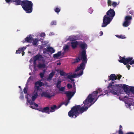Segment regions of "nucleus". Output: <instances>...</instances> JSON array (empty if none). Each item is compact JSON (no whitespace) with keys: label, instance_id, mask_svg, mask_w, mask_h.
<instances>
[{"label":"nucleus","instance_id":"f257e3e1","mask_svg":"<svg viewBox=\"0 0 134 134\" xmlns=\"http://www.w3.org/2000/svg\"><path fill=\"white\" fill-rule=\"evenodd\" d=\"M114 83V82L112 81L109 84V85L107 87L108 89V91L109 92L111 93L114 95L119 94V93H122L123 92V89L126 94H128L129 96L130 93L129 89L128 87V86L124 85L121 87L119 86V85H113Z\"/></svg>","mask_w":134,"mask_h":134},{"label":"nucleus","instance_id":"f03ea898","mask_svg":"<svg viewBox=\"0 0 134 134\" xmlns=\"http://www.w3.org/2000/svg\"><path fill=\"white\" fill-rule=\"evenodd\" d=\"M5 1L8 4L13 2L16 5H21L26 13H30L32 12L33 4L31 1L26 0L22 1L21 0H5Z\"/></svg>","mask_w":134,"mask_h":134},{"label":"nucleus","instance_id":"7ed1b4c3","mask_svg":"<svg viewBox=\"0 0 134 134\" xmlns=\"http://www.w3.org/2000/svg\"><path fill=\"white\" fill-rule=\"evenodd\" d=\"M86 102L83 103L84 104V106L86 105V106L85 107H81V105H75V106L72 107L71 110L68 112V115L69 117L71 118H76L79 116L80 114H82L84 111H86L88 108L90 107L87 104H86Z\"/></svg>","mask_w":134,"mask_h":134},{"label":"nucleus","instance_id":"20e7f679","mask_svg":"<svg viewBox=\"0 0 134 134\" xmlns=\"http://www.w3.org/2000/svg\"><path fill=\"white\" fill-rule=\"evenodd\" d=\"M125 56H124L122 57L121 56H119V58L120 59L118 60V61L120 63H122L125 65H126V66L129 70L130 68V66L127 64L129 63V64L131 65L134 64V60H132L133 58L132 57H129L125 58Z\"/></svg>","mask_w":134,"mask_h":134},{"label":"nucleus","instance_id":"39448f33","mask_svg":"<svg viewBox=\"0 0 134 134\" xmlns=\"http://www.w3.org/2000/svg\"><path fill=\"white\" fill-rule=\"evenodd\" d=\"M83 54L82 56H81V59L82 61V62L80 64L79 66H78L77 69H76L75 71L77 72L80 70H81L79 75L81 76L83 73V70L85 68V65L86 64L87 60V57L85 56Z\"/></svg>","mask_w":134,"mask_h":134},{"label":"nucleus","instance_id":"423d86ee","mask_svg":"<svg viewBox=\"0 0 134 134\" xmlns=\"http://www.w3.org/2000/svg\"><path fill=\"white\" fill-rule=\"evenodd\" d=\"M44 85V84L40 81H38L35 82L34 87L35 90L33 93L34 94L32 97V101H34L37 98L38 96V91L42 90V89L40 88V87Z\"/></svg>","mask_w":134,"mask_h":134},{"label":"nucleus","instance_id":"0eeeda50","mask_svg":"<svg viewBox=\"0 0 134 134\" xmlns=\"http://www.w3.org/2000/svg\"><path fill=\"white\" fill-rule=\"evenodd\" d=\"M98 93V91H94L92 94H90L87 98L84 101V103L86 102L85 103L87 104L89 107L91 106L96 102L95 101L93 103H92L94 99H96L98 97L97 95Z\"/></svg>","mask_w":134,"mask_h":134},{"label":"nucleus","instance_id":"6e6552de","mask_svg":"<svg viewBox=\"0 0 134 134\" xmlns=\"http://www.w3.org/2000/svg\"><path fill=\"white\" fill-rule=\"evenodd\" d=\"M87 44L85 42L79 44L80 47L82 49L80 53L81 57L82 56V54H83L85 56L87 57V55L86 54V50L87 48Z\"/></svg>","mask_w":134,"mask_h":134},{"label":"nucleus","instance_id":"1a4fd4ad","mask_svg":"<svg viewBox=\"0 0 134 134\" xmlns=\"http://www.w3.org/2000/svg\"><path fill=\"white\" fill-rule=\"evenodd\" d=\"M112 19L110 18L107 16L106 15H105L103 19V23L102 25V27H106L109 24Z\"/></svg>","mask_w":134,"mask_h":134},{"label":"nucleus","instance_id":"9d476101","mask_svg":"<svg viewBox=\"0 0 134 134\" xmlns=\"http://www.w3.org/2000/svg\"><path fill=\"white\" fill-rule=\"evenodd\" d=\"M132 19V17L130 16H126L125 18V21L123 24V26L124 27L128 26L131 23L130 20Z\"/></svg>","mask_w":134,"mask_h":134},{"label":"nucleus","instance_id":"9b49d317","mask_svg":"<svg viewBox=\"0 0 134 134\" xmlns=\"http://www.w3.org/2000/svg\"><path fill=\"white\" fill-rule=\"evenodd\" d=\"M122 76L121 75H117L116 76L114 74H111L109 77H108V81L111 80L112 81H114L115 80L118 79L119 80Z\"/></svg>","mask_w":134,"mask_h":134},{"label":"nucleus","instance_id":"f8f14e48","mask_svg":"<svg viewBox=\"0 0 134 134\" xmlns=\"http://www.w3.org/2000/svg\"><path fill=\"white\" fill-rule=\"evenodd\" d=\"M115 13L114 9L110 8L106 13L107 16L110 18H113L115 15Z\"/></svg>","mask_w":134,"mask_h":134},{"label":"nucleus","instance_id":"ddd939ff","mask_svg":"<svg viewBox=\"0 0 134 134\" xmlns=\"http://www.w3.org/2000/svg\"><path fill=\"white\" fill-rule=\"evenodd\" d=\"M75 92H72L69 91H67L64 93V94H66V96L68 98V100L71 99L72 97L74 96L75 93Z\"/></svg>","mask_w":134,"mask_h":134},{"label":"nucleus","instance_id":"4468645a","mask_svg":"<svg viewBox=\"0 0 134 134\" xmlns=\"http://www.w3.org/2000/svg\"><path fill=\"white\" fill-rule=\"evenodd\" d=\"M41 96L49 98L52 97V96L48 92L44 91L41 94Z\"/></svg>","mask_w":134,"mask_h":134},{"label":"nucleus","instance_id":"2eb2a0df","mask_svg":"<svg viewBox=\"0 0 134 134\" xmlns=\"http://www.w3.org/2000/svg\"><path fill=\"white\" fill-rule=\"evenodd\" d=\"M33 40V38L30 35L29 37H26L25 39V41H23V43L25 42H29L31 43Z\"/></svg>","mask_w":134,"mask_h":134},{"label":"nucleus","instance_id":"dca6fc26","mask_svg":"<svg viewBox=\"0 0 134 134\" xmlns=\"http://www.w3.org/2000/svg\"><path fill=\"white\" fill-rule=\"evenodd\" d=\"M79 74H73L72 75H69L68 76V78L71 80V81H74V80L73 79V78H75L77 77V76H80L79 75Z\"/></svg>","mask_w":134,"mask_h":134},{"label":"nucleus","instance_id":"f3484780","mask_svg":"<svg viewBox=\"0 0 134 134\" xmlns=\"http://www.w3.org/2000/svg\"><path fill=\"white\" fill-rule=\"evenodd\" d=\"M62 105V104H61L59 107L57 108V107L56 105H54L52 107H51V110H50L49 111L50 112H52L55 111V109H57L60 108Z\"/></svg>","mask_w":134,"mask_h":134},{"label":"nucleus","instance_id":"a211bd4d","mask_svg":"<svg viewBox=\"0 0 134 134\" xmlns=\"http://www.w3.org/2000/svg\"><path fill=\"white\" fill-rule=\"evenodd\" d=\"M43 58V57L42 55L40 54H37L34 57L33 59H35V61L40 60Z\"/></svg>","mask_w":134,"mask_h":134},{"label":"nucleus","instance_id":"6ab92c4d","mask_svg":"<svg viewBox=\"0 0 134 134\" xmlns=\"http://www.w3.org/2000/svg\"><path fill=\"white\" fill-rule=\"evenodd\" d=\"M71 46L73 49L75 48L78 44V42L76 41L75 42H71Z\"/></svg>","mask_w":134,"mask_h":134},{"label":"nucleus","instance_id":"aec40b11","mask_svg":"<svg viewBox=\"0 0 134 134\" xmlns=\"http://www.w3.org/2000/svg\"><path fill=\"white\" fill-rule=\"evenodd\" d=\"M81 59V55L80 54H79V57L77 58H75L73 60L74 61L72 62V64H75L78 63L79 62Z\"/></svg>","mask_w":134,"mask_h":134},{"label":"nucleus","instance_id":"412c9836","mask_svg":"<svg viewBox=\"0 0 134 134\" xmlns=\"http://www.w3.org/2000/svg\"><path fill=\"white\" fill-rule=\"evenodd\" d=\"M55 72L54 71H52V72H51L49 74L48 77L47 78V80H51L54 75H55Z\"/></svg>","mask_w":134,"mask_h":134},{"label":"nucleus","instance_id":"4be33fe9","mask_svg":"<svg viewBox=\"0 0 134 134\" xmlns=\"http://www.w3.org/2000/svg\"><path fill=\"white\" fill-rule=\"evenodd\" d=\"M49 109L48 107H44L43 108V113H47L48 114L49 113Z\"/></svg>","mask_w":134,"mask_h":134},{"label":"nucleus","instance_id":"5701e85b","mask_svg":"<svg viewBox=\"0 0 134 134\" xmlns=\"http://www.w3.org/2000/svg\"><path fill=\"white\" fill-rule=\"evenodd\" d=\"M25 49L26 48L24 47L19 48L16 51V53L20 54L21 53V52L22 51H24Z\"/></svg>","mask_w":134,"mask_h":134},{"label":"nucleus","instance_id":"b1692460","mask_svg":"<svg viewBox=\"0 0 134 134\" xmlns=\"http://www.w3.org/2000/svg\"><path fill=\"white\" fill-rule=\"evenodd\" d=\"M61 51H59L57 53L54 54L53 55V57L54 58H57L59 57L61 55Z\"/></svg>","mask_w":134,"mask_h":134},{"label":"nucleus","instance_id":"393cba45","mask_svg":"<svg viewBox=\"0 0 134 134\" xmlns=\"http://www.w3.org/2000/svg\"><path fill=\"white\" fill-rule=\"evenodd\" d=\"M37 67L39 68H44L46 67V65L44 63L42 64L40 63L37 65Z\"/></svg>","mask_w":134,"mask_h":134},{"label":"nucleus","instance_id":"a878e982","mask_svg":"<svg viewBox=\"0 0 134 134\" xmlns=\"http://www.w3.org/2000/svg\"><path fill=\"white\" fill-rule=\"evenodd\" d=\"M38 41V39L35 38L34 39L33 38V40L32 41V44L34 46H37V42Z\"/></svg>","mask_w":134,"mask_h":134},{"label":"nucleus","instance_id":"bb28decb","mask_svg":"<svg viewBox=\"0 0 134 134\" xmlns=\"http://www.w3.org/2000/svg\"><path fill=\"white\" fill-rule=\"evenodd\" d=\"M48 52H50L51 53L54 52L55 50L52 47H48Z\"/></svg>","mask_w":134,"mask_h":134},{"label":"nucleus","instance_id":"cd10ccee","mask_svg":"<svg viewBox=\"0 0 134 134\" xmlns=\"http://www.w3.org/2000/svg\"><path fill=\"white\" fill-rule=\"evenodd\" d=\"M69 46L68 45H65L63 47V49L64 52L68 50L69 49Z\"/></svg>","mask_w":134,"mask_h":134},{"label":"nucleus","instance_id":"c85d7f7f","mask_svg":"<svg viewBox=\"0 0 134 134\" xmlns=\"http://www.w3.org/2000/svg\"><path fill=\"white\" fill-rule=\"evenodd\" d=\"M106 94V93H105L104 91H103L102 92V93H100V94L98 96V97L97 98L96 100H95V101H96L99 97L100 96H101L102 95H104Z\"/></svg>","mask_w":134,"mask_h":134},{"label":"nucleus","instance_id":"c756f323","mask_svg":"<svg viewBox=\"0 0 134 134\" xmlns=\"http://www.w3.org/2000/svg\"><path fill=\"white\" fill-rule=\"evenodd\" d=\"M61 81H58L57 82L56 85V86L58 88L60 87L61 86Z\"/></svg>","mask_w":134,"mask_h":134},{"label":"nucleus","instance_id":"7c9ffc66","mask_svg":"<svg viewBox=\"0 0 134 134\" xmlns=\"http://www.w3.org/2000/svg\"><path fill=\"white\" fill-rule=\"evenodd\" d=\"M60 75L61 76H65L66 75V73L63 70H60L59 72Z\"/></svg>","mask_w":134,"mask_h":134},{"label":"nucleus","instance_id":"2f4dec72","mask_svg":"<svg viewBox=\"0 0 134 134\" xmlns=\"http://www.w3.org/2000/svg\"><path fill=\"white\" fill-rule=\"evenodd\" d=\"M116 36L119 38L124 39L126 38L124 35L123 36L122 35H116Z\"/></svg>","mask_w":134,"mask_h":134},{"label":"nucleus","instance_id":"473e14b6","mask_svg":"<svg viewBox=\"0 0 134 134\" xmlns=\"http://www.w3.org/2000/svg\"><path fill=\"white\" fill-rule=\"evenodd\" d=\"M55 12L57 13H58L60 12V9L58 7H56L54 10Z\"/></svg>","mask_w":134,"mask_h":134},{"label":"nucleus","instance_id":"72a5a7b5","mask_svg":"<svg viewBox=\"0 0 134 134\" xmlns=\"http://www.w3.org/2000/svg\"><path fill=\"white\" fill-rule=\"evenodd\" d=\"M118 4L116 2H113L111 4V5H112L114 8H115L116 6Z\"/></svg>","mask_w":134,"mask_h":134},{"label":"nucleus","instance_id":"f704fd0d","mask_svg":"<svg viewBox=\"0 0 134 134\" xmlns=\"http://www.w3.org/2000/svg\"><path fill=\"white\" fill-rule=\"evenodd\" d=\"M130 92H131L133 94H134V87H131L130 89H129Z\"/></svg>","mask_w":134,"mask_h":134},{"label":"nucleus","instance_id":"c9c22d12","mask_svg":"<svg viewBox=\"0 0 134 134\" xmlns=\"http://www.w3.org/2000/svg\"><path fill=\"white\" fill-rule=\"evenodd\" d=\"M59 89V90L61 91H64L65 90V87H62L61 88H58Z\"/></svg>","mask_w":134,"mask_h":134},{"label":"nucleus","instance_id":"e433bc0d","mask_svg":"<svg viewBox=\"0 0 134 134\" xmlns=\"http://www.w3.org/2000/svg\"><path fill=\"white\" fill-rule=\"evenodd\" d=\"M43 52L44 53H46L48 52V47L47 48H44L43 49Z\"/></svg>","mask_w":134,"mask_h":134},{"label":"nucleus","instance_id":"4c0bfd02","mask_svg":"<svg viewBox=\"0 0 134 134\" xmlns=\"http://www.w3.org/2000/svg\"><path fill=\"white\" fill-rule=\"evenodd\" d=\"M113 2L110 0H108V6H111L112 3Z\"/></svg>","mask_w":134,"mask_h":134},{"label":"nucleus","instance_id":"58836bf2","mask_svg":"<svg viewBox=\"0 0 134 134\" xmlns=\"http://www.w3.org/2000/svg\"><path fill=\"white\" fill-rule=\"evenodd\" d=\"M67 86L68 88L69 89L71 88L72 87V85L71 84H70L69 83H68L67 84Z\"/></svg>","mask_w":134,"mask_h":134},{"label":"nucleus","instance_id":"ea45409f","mask_svg":"<svg viewBox=\"0 0 134 134\" xmlns=\"http://www.w3.org/2000/svg\"><path fill=\"white\" fill-rule=\"evenodd\" d=\"M40 75L41 78H43L44 76V72H41L40 74Z\"/></svg>","mask_w":134,"mask_h":134},{"label":"nucleus","instance_id":"a19ab883","mask_svg":"<svg viewBox=\"0 0 134 134\" xmlns=\"http://www.w3.org/2000/svg\"><path fill=\"white\" fill-rule=\"evenodd\" d=\"M93 11V10L92 8H90L88 10V12L90 14H91Z\"/></svg>","mask_w":134,"mask_h":134},{"label":"nucleus","instance_id":"79ce46f5","mask_svg":"<svg viewBox=\"0 0 134 134\" xmlns=\"http://www.w3.org/2000/svg\"><path fill=\"white\" fill-rule=\"evenodd\" d=\"M69 100H68V99L66 102L63 103V104H64L66 106L69 103Z\"/></svg>","mask_w":134,"mask_h":134},{"label":"nucleus","instance_id":"37998d69","mask_svg":"<svg viewBox=\"0 0 134 134\" xmlns=\"http://www.w3.org/2000/svg\"><path fill=\"white\" fill-rule=\"evenodd\" d=\"M27 88L26 87H25L23 90V91L24 93L26 94L27 93Z\"/></svg>","mask_w":134,"mask_h":134},{"label":"nucleus","instance_id":"c03bdc74","mask_svg":"<svg viewBox=\"0 0 134 134\" xmlns=\"http://www.w3.org/2000/svg\"><path fill=\"white\" fill-rule=\"evenodd\" d=\"M51 25H56V22L55 21H53L51 23Z\"/></svg>","mask_w":134,"mask_h":134},{"label":"nucleus","instance_id":"a18cd8bd","mask_svg":"<svg viewBox=\"0 0 134 134\" xmlns=\"http://www.w3.org/2000/svg\"><path fill=\"white\" fill-rule=\"evenodd\" d=\"M26 98L27 99V103L28 102L30 104V103L32 101L31 99L29 100L28 98L27 97H26Z\"/></svg>","mask_w":134,"mask_h":134},{"label":"nucleus","instance_id":"49530a36","mask_svg":"<svg viewBox=\"0 0 134 134\" xmlns=\"http://www.w3.org/2000/svg\"><path fill=\"white\" fill-rule=\"evenodd\" d=\"M37 110H39L40 111H41L43 113V108H38L37 109Z\"/></svg>","mask_w":134,"mask_h":134},{"label":"nucleus","instance_id":"de8ad7c7","mask_svg":"<svg viewBox=\"0 0 134 134\" xmlns=\"http://www.w3.org/2000/svg\"><path fill=\"white\" fill-rule=\"evenodd\" d=\"M96 91H98V93H100L101 92H102V90L101 88H98L97 90Z\"/></svg>","mask_w":134,"mask_h":134},{"label":"nucleus","instance_id":"09e8293b","mask_svg":"<svg viewBox=\"0 0 134 134\" xmlns=\"http://www.w3.org/2000/svg\"><path fill=\"white\" fill-rule=\"evenodd\" d=\"M129 13L133 15L134 13V11L133 10H132L129 11Z\"/></svg>","mask_w":134,"mask_h":134},{"label":"nucleus","instance_id":"8fccbe9b","mask_svg":"<svg viewBox=\"0 0 134 134\" xmlns=\"http://www.w3.org/2000/svg\"><path fill=\"white\" fill-rule=\"evenodd\" d=\"M40 36L41 37H44L45 36V34L44 33H41L40 35Z\"/></svg>","mask_w":134,"mask_h":134},{"label":"nucleus","instance_id":"3c124183","mask_svg":"<svg viewBox=\"0 0 134 134\" xmlns=\"http://www.w3.org/2000/svg\"><path fill=\"white\" fill-rule=\"evenodd\" d=\"M72 83H73V87L74 88H76V86H75V82H74L73 81V82H72Z\"/></svg>","mask_w":134,"mask_h":134},{"label":"nucleus","instance_id":"603ef678","mask_svg":"<svg viewBox=\"0 0 134 134\" xmlns=\"http://www.w3.org/2000/svg\"><path fill=\"white\" fill-rule=\"evenodd\" d=\"M24 98V96L23 95L21 96L20 97V98L21 99H23Z\"/></svg>","mask_w":134,"mask_h":134},{"label":"nucleus","instance_id":"864d4df0","mask_svg":"<svg viewBox=\"0 0 134 134\" xmlns=\"http://www.w3.org/2000/svg\"><path fill=\"white\" fill-rule=\"evenodd\" d=\"M125 134H134V133L132 132H127Z\"/></svg>","mask_w":134,"mask_h":134},{"label":"nucleus","instance_id":"5fc2aeb1","mask_svg":"<svg viewBox=\"0 0 134 134\" xmlns=\"http://www.w3.org/2000/svg\"><path fill=\"white\" fill-rule=\"evenodd\" d=\"M99 34H100V36H101L103 34V32L102 31H101L100 32Z\"/></svg>","mask_w":134,"mask_h":134},{"label":"nucleus","instance_id":"6e6d98bb","mask_svg":"<svg viewBox=\"0 0 134 134\" xmlns=\"http://www.w3.org/2000/svg\"><path fill=\"white\" fill-rule=\"evenodd\" d=\"M36 61H35V59H34V65H36Z\"/></svg>","mask_w":134,"mask_h":134},{"label":"nucleus","instance_id":"4d7b16f0","mask_svg":"<svg viewBox=\"0 0 134 134\" xmlns=\"http://www.w3.org/2000/svg\"><path fill=\"white\" fill-rule=\"evenodd\" d=\"M34 105L36 107H38V105L37 104L34 103Z\"/></svg>","mask_w":134,"mask_h":134},{"label":"nucleus","instance_id":"13d9d810","mask_svg":"<svg viewBox=\"0 0 134 134\" xmlns=\"http://www.w3.org/2000/svg\"><path fill=\"white\" fill-rule=\"evenodd\" d=\"M34 102H33V101L32 100L31 102L30 103V104L31 105H34Z\"/></svg>","mask_w":134,"mask_h":134},{"label":"nucleus","instance_id":"bf43d9fd","mask_svg":"<svg viewBox=\"0 0 134 134\" xmlns=\"http://www.w3.org/2000/svg\"><path fill=\"white\" fill-rule=\"evenodd\" d=\"M24 51H22V56H23L25 54V52Z\"/></svg>","mask_w":134,"mask_h":134},{"label":"nucleus","instance_id":"052dcab7","mask_svg":"<svg viewBox=\"0 0 134 134\" xmlns=\"http://www.w3.org/2000/svg\"><path fill=\"white\" fill-rule=\"evenodd\" d=\"M30 107L33 109H35V108L34 107V106H32V105H31L30 106Z\"/></svg>","mask_w":134,"mask_h":134},{"label":"nucleus","instance_id":"680f3d73","mask_svg":"<svg viewBox=\"0 0 134 134\" xmlns=\"http://www.w3.org/2000/svg\"><path fill=\"white\" fill-rule=\"evenodd\" d=\"M61 64V63H58L57 64L58 65H60Z\"/></svg>","mask_w":134,"mask_h":134},{"label":"nucleus","instance_id":"e2e57ef3","mask_svg":"<svg viewBox=\"0 0 134 134\" xmlns=\"http://www.w3.org/2000/svg\"><path fill=\"white\" fill-rule=\"evenodd\" d=\"M19 88H20V89H21V86H19Z\"/></svg>","mask_w":134,"mask_h":134},{"label":"nucleus","instance_id":"0e129e2a","mask_svg":"<svg viewBox=\"0 0 134 134\" xmlns=\"http://www.w3.org/2000/svg\"><path fill=\"white\" fill-rule=\"evenodd\" d=\"M63 54H64V53H65V52H63Z\"/></svg>","mask_w":134,"mask_h":134}]
</instances>
